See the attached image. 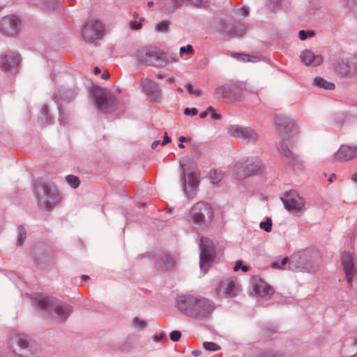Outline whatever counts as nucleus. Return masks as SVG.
Segmentation results:
<instances>
[{"label": "nucleus", "instance_id": "f704fd0d", "mask_svg": "<svg viewBox=\"0 0 357 357\" xmlns=\"http://www.w3.org/2000/svg\"><path fill=\"white\" fill-rule=\"evenodd\" d=\"M67 183L73 188H77L80 183L79 179L77 176L74 175H68L66 177Z\"/></svg>", "mask_w": 357, "mask_h": 357}, {"label": "nucleus", "instance_id": "b1692460", "mask_svg": "<svg viewBox=\"0 0 357 357\" xmlns=\"http://www.w3.org/2000/svg\"><path fill=\"white\" fill-rule=\"evenodd\" d=\"M301 59V61L307 66L312 65L313 66H317L323 61L321 55H314V54L309 50H305L302 52Z\"/></svg>", "mask_w": 357, "mask_h": 357}, {"label": "nucleus", "instance_id": "680f3d73", "mask_svg": "<svg viewBox=\"0 0 357 357\" xmlns=\"http://www.w3.org/2000/svg\"><path fill=\"white\" fill-rule=\"evenodd\" d=\"M201 354V351L199 350H194L192 351V354L195 356H198Z\"/></svg>", "mask_w": 357, "mask_h": 357}, {"label": "nucleus", "instance_id": "c85d7f7f", "mask_svg": "<svg viewBox=\"0 0 357 357\" xmlns=\"http://www.w3.org/2000/svg\"><path fill=\"white\" fill-rule=\"evenodd\" d=\"M185 2V0H167L165 6L168 12H174L184 4Z\"/></svg>", "mask_w": 357, "mask_h": 357}, {"label": "nucleus", "instance_id": "1a4fd4ad", "mask_svg": "<svg viewBox=\"0 0 357 357\" xmlns=\"http://www.w3.org/2000/svg\"><path fill=\"white\" fill-rule=\"evenodd\" d=\"M137 59L142 63L155 67H163L167 64L164 54L155 47H144L139 50L137 52Z\"/></svg>", "mask_w": 357, "mask_h": 357}, {"label": "nucleus", "instance_id": "f257e3e1", "mask_svg": "<svg viewBox=\"0 0 357 357\" xmlns=\"http://www.w3.org/2000/svg\"><path fill=\"white\" fill-rule=\"evenodd\" d=\"M176 307L183 314L198 320L209 319L215 307L210 299L195 294L178 296Z\"/></svg>", "mask_w": 357, "mask_h": 357}, {"label": "nucleus", "instance_id": "7c9ffc66", "mask_svg": "<svg viewBox=\"0 0 357 357\" xmlns=\"http://www.w3.org/2000/svg\"><path fill=\"white\" fill-rule=\"evenodd\" d=\"M232 89V100L233 101L240 100L243 96V87L241 84H231Z\"/></svg>", "mask_w": 357, "mask_h": 357}, {"label": "nucleus", "instance_id": "5701e85b", "mask_svg": "<svg viewBox=\"0 0 357 357\" xmlns=\"http://www.w3.org/2000/svg\"><path fill=\"white\" fill-rule=\"evenodd\" d=\"M357 157V145L342 144L334 154L335 161H347Z\"/></svg>", "mask_w": 357, "mask_h": 357}, {"label": "nucleus", "instance_id": "338daca9", "mask_svg": "<svg viewBox=\"0 0 357 357\" xmlns=\"http://www.w3.org/2000/svg\"><path fill=\"white\" fill-rule=\"evenodd\" d=\"M352 179L357 183V174L353 175Z\"/></svg>", "mask_w": 357, "mask_h": 357}, {"label": "nucleus", "instance_id": "ea45409f", "mask_svg": "<svg viewBox=\"0 0 357 357\" xmlns=\"http://www.w3.org/2000/svg\"><path fill=\"white\" fill-rule=\"evenodd\" d=\"M261 229L266 232H270L272 229V220L271 218H267L266 221L261 222L259 225Z\"/></svg>", "mask_w": 357, "mask_h": 357}, {"label": "nucleus", "instance_id": "7ed1b4c3", "mask_svg": "<svg viewBox=\"0 0 357 357\" xmlns=\"http://www.w3.org/2000/svg\"><path fill=\"white\" fill-rule=\"evenodd\" d=\"M33 192L38 207L46 211H51L61 201V196L56 186L43 179L36 181Z\"/></svg>", "mask_w": 357, "mask_h": 357}, {"label": "nucleus", "instance_id": "3c124183", "mask_svg": "<svg viewBox=\"0 0 357 357\" xmlns=\"http://www.w3.org/2000/svg\"><path fill=\"white\" fill-rule=\"evenodd\" d=\"M298 36L301 40H305L307 37V33L304 30H301L299 31Z\"/></svg>", "mask_w": 357, "mask_h": 357}, {"label": "nucleus", "instance_id": "6ab92c4d", "mask_svg": "<svg viewBox=\"0 0 357 357\" xmlns=\"http://www.w3.org/2000/svg\"><path fill=\"white\" fill-rule=\"evenodd\" d=\"M154 267L158 271L166 272L172 270L176 261L174 259L165 252H158L153 256Z\"/></svg>", "mask_w": 357, "mask_h": 357}, {"label": "nucleus", "instance_id": "8fccbe9b", "mask_svg": "<svg viewBox=\"0 0 357 357\" xmlns=\"http://www.w3.org/2000/svg\"><path fill=\"white\" fill-rule=\"evenodd\" d=\"M170 142H171V138L167 136V133H165V135L164 136V139L161 142V145L165 146V145L167 144L168 143H169Z\"/></svg>", "mask_w": 357, "mask_h": 357}, {"label": "nucleus", "instance_id": "4c0bfd02", "mask_svg": "<svg viewBox=\"0 0 357 357\" xmlns=\"http://www.w3.org/2000/svg\"><path fill=\"white\" fill-rule=\"evenodd\" d=\"M337 71L343 75H347L350 72L349 66L346 63L342 62L337 66Z\"/></svg>", "mask_w": 357, "mask_h": 357}, {"label": "nucleus", "instance_id": "0e129e2a", "mask_svg": "<svg viewBox=\"0 0 357 357\" xmlns=\"http://www.w3.org/2000/svg\"><path fill=\"white\" fill-rule=\"evenodd\" d=\"M100 72H101V71H100V69L98 67H95V68H94V73H95L96 75H98V74H100Z\"/></svg>", "mask_w": 357, "mask_h": 357}, {"label": "nucleus", "instance_id": "9b49d317", "mask_svg": "<svg viewBox=\"0 0 357 357\" xmlns=\"http://www.w3.org/2000/svg\"><path fill=\"white\" fill-rule=\"evenodd\" d=\"M228 134L247 143H253L258 140L257 132L252 128L241 125H231L227 127Z\"/></svg>", "mask_w": 357, "mask_h": 357}, {"label": "nucleus", "instance_id": "20e7f679", "mask_svg": "<svg viewBox=\"0 0 357 357\" xmlns=\"http://www.w3.org/2000/svg\"><path fill=\"white\" fill-rule=\"evenodd\" d=\"M213 211L207 203L199 202L194 204L190 211V216L196 228L204 229L207 228L212 220Z\"/></svg>", "mask_w": 357, "mask_h": 357}, {"label": "nucleus", "instance_id": "a19ab883", "mask_svg": "<svg viewBox=\"0 0 357 357\" xmlns=\"http://www.w3.org/2000/svg\"><path fill=\"white\" fill-rule=\"evenodd\" d=\"M132 324L135 327L143 329L146 326V322L141 319L135 317L132 319Z\"/></svg>", "mask_w": 357, "mask_h": 357}, {"label": "nucleus", "instance_id": "4be33fe9", "mask_svg": "<svg viewBox=\"0 0 357 357\" xmlns=\"http://www.w3.org/2000/svg\"><path fill=\"white\" fill-rule=\"evenodd\" d=\"M342 264L348 284L351 287L355 273L354 258L351 253L345 252L342 255Z\"/></svg>", "mask_w": 357, "mask_h": 357}, {"label": "nucleus", "instance_id": "bf43d9fd", "mask_svg": "<svg viewBox=\"0 0 357 357\" xmlns=\"http://www.w3.org/2000/svg\"><path fill=\"white\" fill-rule=\"evenodd\" d=\"M241 266H242V264H241V262L236 263V264L235 265V266L234 268V271H238L240 268H241Z\"/></svg>", "mask_w": 357, "mask_h": 357}, {"label": "nucleus", "instance_id": "774afa93", "mask_svg": "<svg viewBox=\"0 0 357 357\" xmlns=\"http://www.w3.org/2000/svg\"><path fill=\"white\" fill-rule=\"evenodd\" d=\"M82 278V279H83L84 280H89V276H88V275H83Z\"/></svg>", "mask_w": 357, "mask_h": 357}, {"label": "nucleus", "instance_id": "864d4df0", "mask_svg": "<svg viewBox=\"0 0 357 357\" xmlns=\"http://www.w3.org/2000/svg\"><path fill=\"white\" fill-rule=\"evenodd\" d=\"M185 88L189 93L192 94L194 92V89L191 84H187Z\"/></svg>", "mask_w": 357, "mask_h": 357}, {"label": "nucleus", "instance_id": "13d9d810", "mask_svg": "<svg viewBox=\"0 0 357 357\" xmlns=\"http://www.w3.org/2000/svg\"><path fill=\"white\" fill-rule=\"evenodd\" d=\"M161 144L160 141H159V140H155V141H154V142L152 143V144H151V148H152V149H155V148L158 144Z\"/></svg>", "mask_w": 357, "mask_h": 357}, {"label": "nucleus", "instance_id": "2eb2a0df", "mask_svg": "<svg viewBox=\"0 0 357 357\" xmlns=\"http://www.w3.org/2000/svg\"><path fill=\"white\" fill-rule=\"evenodd\" d=\"M105 34V29L102 24L95 20L87 22L82 29V36L87 42H93L100 39Z\"/></svg>", "mask_w": 357, "mask_h": 357}, {"label": "nucleus", "instance_id": "79ce46f5", "mask_svg": "<svg viewBox=\"0 0 357 357\" xmlns=\"http://www.w3.org/2000/svg\"><path fill=\"white\" fill-rule=\"evenodd\" d=\"M183 54H193V48L191 45H188L187 46H183L180 48V54L182 56Z\"/></svg>", "mask_w": 357, "mask_h": 357}, {"label": "nucleus", "instance_id": "412c9836", "mask_svg": "<svg viewBox=\"0 0 357 357\" xmlns=\"http://www.w3.org/2000/svg\"><path fill=\"white\" fill-rule=\"evenodd\" d=\"M78 93L77 87L66 88L61 86L54 93L52 99L57 103L58 109L61 112L60 104L62 102H69L73 100Z\"/></svg>", "mask_w": 357, "mask_h": 357}, {"label": "nucleus", "instance_id": "4d7b16f0", "mask_svg": "<svg viewBox=\"0 0 357 357\" xmlns=\"http://www.w3.org/2000/svg\"><path fill=\"white\" fill-rule=\"evenodd\" d=\"M190 138L185 137L184 136H181L179 137V142H181V143L187 142L190 141Z\"/></svg>", "mask_w": 357, "mask_h": 357}, {"label": "nucleus", "instance_id": "dca6fc26", "mask_svg": "<svg viewBox=\"0 0 357 357\" xmlns=\"http://www.w3.org/2000/svg\"><path fill=\"white\" fill-rule=\"evenodd\" d=\"M20 62V55L15 52L8 50L0 56V68L8 73H16Z\"/></svg>", "mask_w": 357, "mask_h": 357}, {"label": "nucleus", "instance_id": "09e8293b", "mask_svg": "<svg viewBox=\"0 0 357 357\" xmlns=\"http://www.w3.org/2000/svg\"><path fill=\"white\" fill-rule=\"evenodd\" d=\"M214 111V109L213 107H208L206 109V111H204V112H202L200 113L199 114V117L201 119H204L208 115V113L210 112H213Z\"/></svg>", "mask_w": 357, "mask_h": 357}, {"label": "nucleus", "instance_id": "72a5a7b5", "mask_svg": "<svg viewBox=\"0 0 357 357\" xmlns=\"http://www.w3.org/2000/svg\"><path fill=\"white\" fill-rule=\"evenodd\" d=\"M223 178V174L219 170H212L210 172V179L214 184L218 183Z\"/></svg>", "mask_w": 357, "mask_h": 357}, {"label": "nucleus", "instance_id": "37998d69", "mask_svg": "<svg viewBox=\"0 0 357 357\" xmlns=\"http://www.w3.org/2000/svg\"><path fill=\"white\" fill-rule=\"evenodd\" d=\"M144 20V17H142L139 20V22H137V21H131L130 22V28L132 29V30H139L142 28V23L141 22Z\"/></svg>", "mask_w": 357, "mask_h": 357}, {"label": "nucleus", "instance_id": "a18cd8bd", "mask_svg": "<svg viewBox=\"0 0 357 357\" xmlns=\"http://www.w3.org/2000/svg\"><path fill=\"white\" fill-rule=\"evenodd\" d=\"M234 57L237 58L238 59H241L243 61H250V56L248 54L236 53L234 54Z\"/></svg>", "mask_w": 357, "mask_h": 357}, {"label": "nucleus", "instance_id": "a211bd4d", "mask_svg": "<svg viewBox=\"0 0 357 357\" xmlns=\"http://www.w3.org/2000/svg\"><path fill=\"white\" fill-rule=\"evenodd\" d=\"M240 291V286L234 278H227L220 282L216 294L220 297H234Z\"/></svg>", "mask_w": 357, "mask_h": 357}, {"label": "nucleus", "instance_id": "cd10ccee", "mask_svg": "<svg viewBox=\"0 0 357 357\" xmlns=\"http://www.w3.org/2000/svg\"><path fill=\"white\" fill-rule=\"evenodd\" d=\"M29 3L43 8L48 11L56 8V0H26Z\"/></svg>", "mask_w": 357, "mask_h": 357}, {"label": "nucleus", "instance_id": "e433bc0d", "mask_svg": "<svg viewBox=\"0 0 357 357\" xmlns=\"http://www.w3.org/2000/svg\"><path fill=\"white\" fill-rule=\"evenodd\" d=\"M169 22L164 20L156 24L155 30L158 32H167L169 29Z\"/></svg>", "mask_w": 357, "mask_h": 357}, {"label": "nucleus", "instance_id": "a878e982", "mask_svg": "<svg viewBox=\"0 0 357 357\" xmlns=\"http://www.w3.org/2000/svg\"><path fill=\"white\" fill-rule=\"evenodd\" d=\"M214 93L217 98L221 97L229 101H233L231 84H225L222 86L216 88L214 91Z\"/></svg>", "mask_w": 357, "mask_h": 357}, {"label": "nucleus", "instance_id": "603ef678", "mask_svg": "<svg viewBox=\"0 0 357 357\" xmlns=\"http://www.w3.org/2000/svg\"><path fill=\"white\" fill-rule=\"evenodd\" d=\"M241 14L242 15H243L244 17H246L248 15V9L245 7H242L240 10H239Z\"/></svg>", "mask_w": 357, "mask_h": 357}, {"label": "nucleus", "instance_id": "ddd939ff", "mask_svg": "<svg viewBox=\"0 0 357 357\" xmlns=\"http://www.w3.org/2000/svg\"><path fill=\"white\" fill-rule=\"evenodd\" d=\"M93 95L98 109L103 112L110 113L114 109V98L106 90L100 87L93 89Z\"/></svg>", "mask_w": 357, "mask_h": 357}, {"label": "nucleus", "instance_id": "39448f33", "mask_svg": "<svg viewBox=\"0 0 357 357\" xmlns=\"http://www.w3.org/2000/svg\"><path fill=\"white\" fill-rule=\"evenodd\" d=\"M37 305L45 311H53L56 314V319L60 322L66 321L72 312L70 305L49 297L38 300Z\"/></svg>", "mask_w": 357, "mask_h": 357}, {"label": "nucleus", "instance_id": "393cba45", "mask_svg": "<svg viewBox=\"0 0 357 357\" xmlns=\"http://www.w3.org/2000/svg\"><path fill=\"white\" fill-rule=\"evenodd\" d=\"M51 248L46 244L39 243L34 246L33 253L36 261L39 263L52 255Z\"/></svg>", "mask_w": 357, "mask_h": 357}, {"label": "nucleus", "instance_id": "6e6d98bb", "mask_svg": "<svg viewBox=\"0 0 357 357\" xmlns=\"http://www.w3.org/2000/svg\"><path fill=\"white\" fill-rule=\"evenodd\" d=\"M211 119L215 120H220L221 119V115L217 113H212L211 116Z\"/></svg>", "mask_w": 357, "mask_h": 357}, {"label": "nucleus", "instance_id": "f8f14e48", "mask_svg": "<svg viewBox=\"0 0 357 357\" xmlns=\"http://www.w3.org/2000/svg\"><path fill=\"white\" fill-rule=\"evenodd\" d=\"M285 208L291 213L300 215L305 208V200L295 190L285 193L282 198Z\"/></svg>", "mask_w": 357, "mask_h": 357}, {"label": "nucleus", "instance_id": "f3484780", "mask_svg": "<svg viewBox=\"0 0 357 357\" xmlns=\"http://www.w3.org/2000/svg\"><path fill=\"white\" fill-rule=\"evenodd\" d=\"M140 85L143 92L148 96L151 102L156 103L161 102L162 90L156 82L146 77L141 79Z\"/></svg>", "mask_w": 357, "mask_h": 357}, {"label": "nucleus", "instance_id": "de8ad7c7", "mask_svg": "<svg viewBox=\"0 0 357 357\" xmlns=\"http://www.w3.org/2000/svg\"><path fill=\"white\" fill-rule=\"evenodd\" d=\"M206 1L207 0H190V2L197 7L204 5V3H206Z\"/></svg>", "mask_w": 357, "mask_h": 357}, {"label": "nucleus", "instance_id": "c9c22d12", "mask_svg": "<svg viewBox=\"0 0 357 357\" xmlns=\"http://www.w3.org/2000/svg\"><path fill=\"white\" fill-rule=\"evenodd\" d=\"M18 236L17 243L18 245H22L26 239V230L22 226L17 228Z\"/></svg>", "mask_w": 357, "mask_h": 357}, {"label": "nucleus", "instance_id": "69168bd1", "mask_svg": "<svg viewBox=\"0 0 357 357\" xmlns=\"http://www.w3.org/2000/svg\"><path fill=\"white\" fill-rule=\"evenodd\" d=\"M241 269L243 272H247L248 271V266L243 265L241 266Z\"/></svg>", "mask_w": 357, "mask_h": 357}, {"label": "nucleus", "instance_id": "423d86ee", "mask_svg": "<svg viewBox=\"0 0 357 357\" xmlns=\"http://www.w3.org/2000/svg\"><path fill=\"white\" fill-rule=\"evenodd\" d=\"M9 347L13 352L22 357H31L38 351L36 345L24 335H14L9 339Z\"/></svg>", "mask_w": 357, "mask_h": 357}, {"label": "nucleus", "instance_id": "49530a36", "mask_svg": "<svg viewBox=\"0 0 357 357\" xmlns=\"http://www.w3.org/2000/svg\"><path fill=\"white\" fill-rule=\"evenodd\" d=\"M197 109L196 108H185L184 109V114L185 115L195 116L197 114Z\"/></svg>", "mask_w": 357, "mask_h": 357}, {"label": "nucleus", "instance_id": "473e14b6", "mask_svg": "<svg viewBox=\"0 0 357 357\" xmlns=\"http://www.w3.org/2000/svg\"><path fill=\"white\" fill-rule=\"evenodd\" d=\"M289 259L287 257H284L271 262V267L276 269H286L287 265L289 266Z\"/></svg>", "mask_w": 357, "mask_h": 357}, {"label": "nucleus", "instance_id": "aec40b11", "mask_svg": "<svg viewBox=\"0 0 357 357\" xmlns=\"http://www.w3.org/2000/svg\"><path fill=\"white\" fill-rule=\"evenodd\" d=\"M20 20L15 15L4 17L1 22V31L3 35L11 36L16 35L20 28Z\"/></svg>", "mask_w": 357, "mask_h": 357}, {"label": "nucleus", "instance_id": "f03ea898", "mask_svg": "<svg viewBox=\"0 0 357 357\" xmlns=\"http://www.w3.org/2000/svg\"><path fill=\"white\" fill-rule=\"evenodd\" d=\"M275 124L276 130L282 139L278 146L280 153L287 159L290 165H300L298 155L291 151L285 143V140L294 135L296 129L294 123L291 119L285 116H276Z\"/></svg>", "mask_w": 357, "mask_h": 357}, {"label": "nucleus", "instance_id": "2f4dec72", "mask_svg": "<svg viewBox=\"0 0 357 357\" xmlns=\"http://www.w3.org/2000/svg\"><path fill=\"white\" fill-rule=\"evenodd\" d=\"M246 32V26L241 23H235L232 27L231 33L234 36L241 37Z\"/></svg>", "mask_w": 357, "mask_h": 357}, {"label": "nucleus", "instance_id": "052dcab7", "mask_svg": "<svg viewBox=\"0 0 357 357\" xmlns=\"http://www.w3.org/2000/svg\"><path fill=\"white\" fill-rule=\"evenodd\" d=\"M192 94H195L197 96H200L202 94V91L200 89H197L194 90V92Z\"/></svg>", "mask_w": 357, "mask_h": 357}, {"label": "nucleus", "instance_id": "c756f323", "mask_svg": "<svg viewBox=\"0 0 357 357\" xmlns=\"http://www.w3.org/2000/svg\"><path fill=\"white\" fill-rule=\"evenodd\" d=\"M314 84L319 88L331 90L335 88V84L329 82L322 77H317L314 79Z\"/></svg>", "mask_w": 357, "mask_h": 357}, {"label": "nucleus", "instance_id": "bb28decb", "mask_svg": "<svg viewBox=\"0 0 357 357\" xmlns=\"http://www.w3.org/2000/svg\"><path fill=\"white\" fill-rule=\"evenodd\" d=\"M255 291L259 296L264 297L271 296L273 294L274 290L269 284L260 280L255 285Z\"/></svg>", "mask_w": 357, "mask_h": 357}, {"label": "nucleus", "instance_id": "0eeeda50", "mask_svg": "<svg viewBox=\"0 0 357 357\" xmlns=\"http://www.w3.org/2000/svg\"><path fill=\"white\" fill-rule=\"evenodd\" d=\"M318 269L310 252L303 250L294 254L289 261V270L293 271L315 272Z\"/></svg>", "mask_w": 357, "mask_h": 357}, {"label": "nucleus", "instance_id": "4468645a", "mask_svg": "<svg viewBox=\"0 0 357 357\" xmlns=\"http://www.w3.org/2000/svg\"><path fill=\"white\" fill-rule=\"evenodd\" d=\"M188 163H191V161L189 158L183 160L181 162V167L184 177L187 176V181L186 179L185 180L184 190L188 198L192 199L196 193L195 188L199 184V174L197 171H192L188 174H186V171L188 169Z\"/></svg>", "mask_w": 357, "mask_h": 357}, {"label": "nucleus", "instance_id": "5fc2aeb1", "mask_svg": "<svg viewBox=\"0 0 357 357\" xmlns=\"http://www.w3.org/2000/svg\"><path fill=\"white\" fill-rule=\"evenodd\" d=\"M163 339H165L166 341H167V338L166 337V336H165V335H160V336H155V340L156 342L161 341V340H162Z\"/></svg>", "mask_w": 357, "mask_h": 357}, {"label": "nucleus", "instance_id": "e2e57ef3", "mask_svg": "<svg viewBox=\"0 0 357 357\" xmlns=\"http://www.w3.org/2000/svg\"><path fill=\"white\" fill-rule=\"evenodd\" d=\"M101 77L103 79H107L109 77V73H103Z\"/></svg>", "mask_w": 357, "mask_h": 357}, {"label": "nucleus", "instance_id": "6e6552de", "mask_svg": "<svg viewBox=\"0 0 357 357\" xmlns=\"http://www.w3.org/2000/svg\"><path fill=\"white\" fill-rule=\"evenodd\" d=\"M264 166L261 161L255 158L239 161L234 166V171L238 179H243L253 175L263 173Z\"/></svg>", "mask_w": 357, "mask_h": 357}, {"label": "nucleus", "instance_id": "58836bf2", "mask_svg": "<svg viewBox=\"0 0 357 357\" xmlns=\"http://www.w3.org/2000/svg\"><path fill=\"white\" fill-rule=\"evenodd\" d=\"M203 345L204 348L207 351H215L220 349V347L218 344L211 342H205Z\"/></svg>", "mask_w": 357, "mask_h": 357}, {"label": "nucleus", "instance_id": "9d476101", "mask_svg": "<svg viewBox=\"0 0 357 357\" xmlns=\"http://www.w3.org/2000/svg\"><path fill=\"white\" fill-rule=\"evenodd\" d=\"M199 249V267L201 271L206 273L215 257V246L210 238L202 237Z\"/></svg>", "mask_w": 357, "mask_h": 357}, {"label": "nucleus", "instance_id": "c03bdc74", "mask_svg": "<svg viewBox=\"0 0 357 357\" xmlns=\"http://www.w3.org/2000/svg\"><path fill=\"white\" fill-rule=\"evenodd\" d=\"M170 339L173 341V342H177L180 340L181 337V333L180 331H173L170 335Z\"/></svg>", "mask_w": 357, "mask_h": 357}]
</instances>
